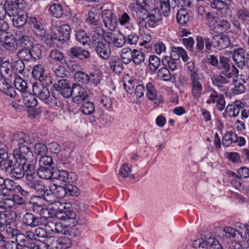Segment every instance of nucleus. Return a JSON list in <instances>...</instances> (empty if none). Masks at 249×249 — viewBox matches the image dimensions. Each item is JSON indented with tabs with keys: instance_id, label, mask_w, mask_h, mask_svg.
<instances>
[{
	"instance_id": "nucleus-64",
	"label": "nucleus",
	"mask_w": 249,
	"mask_h": 249,
	"mask_svg": "<svg viewBox=\"0 0 249 249\" xmlns=\"http://www.w3.org/2000/svg\"><path fill=\"white\" fill-rule=\"evenodd\" d=\"M71 246V241L66 237L58 239V247H61L60 249H67Z\"/></svg>"
},
{
	"instance_id": "nucleus-36",
	"label": "nucleus",
	"mask_w": 249,
	"mask_h": 249,
	"mask_svg": "<svg viewBox=\"0 0 249 249\" xmlns=\"http://www.w3.org/2000/svg\"><path fill=\"white\" fill-rule=\"evenodd\" d=\"M236 15L239 20L243 22L249 21V9L243 6L238 5L236 6Z\"/></svg>"
},
{
	"instance_id": "nucleus-41",
	"label": "nucleus",
	"mask_w": 249,
	"mask_h": 249,
	"mask_svg": "<svg viewBox=\"0 0 249 249\" xmlns=\"http://www.w3.org/2000/svg\"><path fill=\"white\" fill-rule=\"evenodd\" d=\"M237 141V137L236 134L227 132L222 138V144L225 146H229L232 142H236Z\"/></svg>"
},
{
	"instance_id": "nucleus-29",
	"label": "nucleus",
	"mask_w": 249,
	"mask_h": 249,
	"mask_svg": "<svg viewBox=\"0 0 249 249\" xmlns=\"http://www.w3.org/2000/svg\"><path fill=\"white\" fill-rule=\"evenodd\" d=\"M55 170L51 166L40 167L37 170V175L40 178L53 180Z\"/></svg>"
},
{
	"instance_id": "nucleus-32",
	"label": "nucleus",
	"mask_w": 249,
	"mask_h": 249,
	"mask_svg": "<svg viewBox=\"0 0 249 249\" xmlns=\"http://www.w3.org/2000/svg\"><path fill=\"white\" fill-rule=\"evenodd\" d=\"M27 17V14L25 12L23 11H19L13 18V25L18 28L23 27L26 23Z\"/></svg>"
},
{
	"instance_id": "nucleus-9",
	"label": "nucleus",
	"mask_w": 249,
	"mask_h": 249,
	"mask_svg": "<svg viewBox=\"0 0 249 249\" xmlns=\"http://www.w3.org/2000/svg\"><path fill=\"white\" fill-rule=\"evenodd\" d=\"M1 207H0V209ZM11 213L9 212H2L0 211V231H5L9 234V229H14L11 224H13V219L11 218Z\"/></svg>"
},
{
	"instance_id": "nucleus-28",
	"label": "nucleus",
	"mask_w": 249,
	"mask_h": 249,
	"mask_svg": "<svg viewBox=\"0 0 249 249\" xmlns=\"http://www.w3.org/2000/svg\"><path fill=\"white\" fill-rule=\"evenodd\" d=\"M69 52L71 57H77L81 60L88 58L90 56V53L88 51L78 47H72L69 50Z\"/></svg>"
},
{
	"instance_id": "nucleus-27",
	"label": "nucleus",
	"mask_w": 249,
	"mask_h": 249,
	"mask_svg": "<svg viewBox=\"0 0 249 249\" xmlns=\"http://www.w3.org/2000/svg\"><path fill=\"white\" fill-rule=\"evenodd\" d=\"M26 184L31 189L39 194L44 193L45 187L44 183L40 180L36 179V178L28 179L26 180Z\"/></svg>"
},
{
	"instance_id": "nucleus-1",
	"label": "nucleus",
	"mask_w": 249,
	"mask_h": 249,
	"mask_svg": "<svg viewBox=\"0 0 249 249\" xmlns=\"http://www.w3.org/2000/svg\"><path fill=\"white\" fill-rule=\"evenodd\" d=\"M208 61L209 64L221 71V73L227 78H231L238 75V70L234 65L231 67L229 59L225 56H220L218 60L215 55H210Z\"/></svg>"
},
{
	"instance_id": "nucleus-53",
	"label": "nucleus",
	"mask_w": 249,
	"mask_h": 249,
	"mask_svg": "<svg viewBox=\"0 0 249 249\" xmlns=\"http://www.w3.org/2000/svg\"><path fill=\"white\" fill-rule=\"evenodd\" d=\"M158 77L164 81H168L170 79L171 75L174 76V73H171L169 70L165 67L160 69L158 72Z\"/></svg>"
},
{
	"instance_id": "nucleus-63",
	"label": "nucleus",
	"mask_w": 249,
	"mask_h": 249,
	"mask_svg": "<svg viewBox=\"0 0 249 249\" xmlns=\"http://www.w3.org/2000/svg\"><path fill=\"white\" fill-rule=\"evenodd\" d=\"M212 81L214 85L219 87H221L223 84L229 83V81L222 75H219L217 77L213 78Z\"/></svg>"
},
{
	"instance_id": "nucleus-24",
	"label": "nucleus",
	"mask_w": 249,
	"mask_h": 249,
	"mask_svg": "<svg viewBox=\"0 0 249 249\" xmlns=\"http://www.w3.org/2000/svg\"><path fill=\"white\" fill-rule=\"evenodd\" d=\"M132 82H134V81L132 80H129L128 84L125 83H124V87L128 92L132 94L133 102L136 103H139V98H140V85H137L136 86L134 93H132V92H131V90L133 89L134 86V85L132 84Z\"/></svg>"
},
{
	"instance_id": "nucleus-50",
	"label": "nucleus",
	"mask_w": 249,
	"mask_h": 249,
	"mask_svg": "<svg viewBox=\"0 0 249 249\" xmlns=\"http://www.w3.org/2000/svg\"><path fill=\"white\" fill-rule=\"evenodd\" d=\"M42 47L39 44L33 45L30 49L31 57L35 59H39L42 56Z\"/></svg>"
},
{
	"instance_id": "nucleus-16",
	"label": "nucleus",
	"mask_w": 249,
	"mask_h": 249,
	"mask_svg": "<svg viewBox=\"0 0 249 249\" xmlns=\"http://www.w3.org/2000/svg\"><path fill=\"white\" fill-rule=\"evenodd\" d=\"M74 102L79 103L88 97V92L79 85L73 84L72 87V95Z\"/></svg>"
},
{
	"instance_id": "nucleus-55",
	"label": "nucleus",
	"mask_w": 249,
	"mask_h": 249,
	"mask_svg": "<svg viewBox=\"0 0 249 249\" xmlns=\"http://www.w3.org/2000/svg\"><path fill=\"white\" fill-rule=\"evenodd\" d=\"M132 53V50L129 48H124L122 50L121 58L124 63L127 64L131 62Z\"/></svg>"
},
{
	"instance_id": "nucleus-54",
	"label": "nucleus",
	"mask_w": 249,
	"mask_h": 249,
	"mask_svg": "<svg viewBox=\"0 0 249 249\" xmlns=\"http://www.w3.org/2000/svg\"><path fill=\"white\" fill-rule=\"evenodd\" d=\"M89 75L83 71L76 72L74 74V80L76 82L85 84L89 82Z\"/></svg>"
},
{
	"instance_id": "nucleus-26",
	"label": "nucleus",
	"mask_w": 249,
	"mask_h": 249,
	"mask_svg": "<svg viewBox=\"0 0 249 249\" xmlns=\"http://www.w3.org/2000/svg\"><path fill=\"white\" fill-rule=\"evenodd\" d=\"M90 34L92 37V45L104 41V31L101 27L99 26L93 27Z\"/></svg>"
},
{
	"instance_id": "nucleus-23",
	"label": "nucleus",
	"mask_w": 249,
	"mask_h": 249,
	"mask_svg": "<svg viewBox=\"0 0 249 249\" xmlns=\"http://www.w3.org/2000/svg\"><path fill=\"white\" fill-rule=\"evenodd\" d=\"M72 176H75L73 173L69 174L66 170H55L53 179H57L61 181L71 183L73 182Z\"/></svg>"
},
{
	"instance_id": "nucleus-8",
	"label": "nucleus",
	"mask_w": 249,
	"mask_h": 249,
	"mask_svg": "<svg viewBox=\"0 0 249 249\" xmlns=\"http://www.w3.org/2000/svg\"><path fill=\"white\" fill-rule=\"evenodd\" d=\"M190 78L192 94L195 98L198 99L200 96L203 89L201 79L196 71L191 73Z\"/></svg>"
},
{
	"instance_id": "nucleus-11",
	"label": "nucleus",
	"mask_w": 249,
	"mask_h": 249,
	"mask_svg": "<svg viewBox=\"0 0 249 249\" xmlns=\"http://www.w3.org/2000/svg\"><path fill=\"white\" fill-rule=\"evenodd\" d=\"M96 53L101 58L107 59L111 54L110 46L105 41L100 42L92 45Z\"/></svg>"
},
{
	"instance_id": "nucleus-57",
	"label": "nucleus",
	"mask_w": 249,
	"mask_h": 249,
	"mask_svg": "<svg viewBox=\"0 0 249 249\" xmlns=\"http://www.w3.org/2000/svg\"><path fill=\"white\" fill-rule=\"evenodd\" d=\"M45 239L49 249H60L61 248L58 247V239L54 236L47 237Z\"/></svg>"
},
{
	"instance_id": "nucleus-13",
	"label": "nucleus",
	"mask_w": 249,
	"mask_h": 249,
	"mask_svg": "<svg viewBox=\"0 0 249 249\" xmlns=\"http://www.w3.org/2000/svg\"><path fill=\"white\" fill-rule=\"evenodd\" d=\"M18 46L22 48H31L34 44L30 36L21 31H17L15 34Z\"/></svg>"
},
{
	"instance_id": "nucleus-60",
	"label": "nucleus",
	"mask_w": 249,
	"mask_h": 249,
	"mask_svg": "<svg viewBox=\"0 0 249 249\" xmlns=\"http://www.w3.org/2000/svg\"><path fill=\"white\" fill-rule=\"evenodd\" d=\"M125 38L121 34H116L111 44H112L114 47L121 48L125 44Z\"/></svg>"
},
{
	"instance_id": "nucleus-35",
	"label": "nucleus",
	"mask_w": 249,
	"mask_h": 249,
	"mask_svg": "<svg viewBox=\"0 0 249 249\" xmlns=\"http://www.w3.org/2000/svg\"><path fill=\"white\" fill-rule=\"evenodd\" d=\"M50 190L53 196L58 198H63L67 194L66 188L52 183L49 186Z\"/></svg>"
},
{
	"instance_id": "nucleus-2",
	"label": "nucleus",
	"mask_w": 249,
	"mask_h": 249,
	"mask_svg": "<svg viewBox=\"0 0 249 249\" xmlns=\"http://www.w3.org/2000/svg\"><path fill=\"white\" fill-rule=\"evenodd\" d=\"M150 4L151 0H142L141 3V26L145 28L147 25L154 27L155 23L161 19L160 16L153 13L155 11Z\"/></svg>"
},
{
	"instance_id": "nucleus-17",
	"label": "nucleus",
	"mask_w": 249,
	"mask_h": 249,
	"mask_svg": "<svg viewBox=\"0 0 249 249\" xmlns=\"http://www.w3.org/2000/svg\"><path fill=\"white\" fill-rule=\"evenodd\" d=\"M13 153L16 155L17 158L21 160L20 162L26 161L27 156H33L31 148L27 144L19 146L18 148L14 149Z\"/></svg>"
},
{
	"instance_id": "nucleus-4",
	"label": "nucleus",
	"mask_w": 249,
	"mask_h": 249,
	"mask_svg": "<svg viewBox=\"0 0 249 249\" xmlns=\"http://www.w3.org/2000/svg\"><path fill=\"white\" fill-rule=\"evenodd\" d=\"M9 235L13 238H15L17 242L15 249H20V247H28L33 246L34 242H31L24 234L21 233V231L16 228L9 229Z\"/></svg>"
},
{
	"instance_id": "nucleus-10",
	"label": "nucleus",
	"mask_w": 249,
	"mask_h": 249,
	"mask_svg": "<svg viewBox=\"0 0 249 249\" xmlns=\"http://www.w3.org/2000/svg\"><path fill=\"white\" fill-rule=\"evenodd\" d=\"M30 24L34 33L40 37L43 41H46L47 37L46 32L41 23L36 18H31Z\"/></svg>"
},
{
	"instance_id": "nucleus-46",
	"label": "nucleus",
	"mask_w": 249,
	"mask_h": 249,
	"mask_svg": "<svg viewBox=\"0 0 249 249\" xmlns=\"http://www.w3.org/2000/svg\"><path fill=\"white\" fill-rule=\"evenodd\" d=\"M189 17L188 12L184 9H179L177 14V21L180 24H185L188 21Z\"/></svg>"
},
{
	"instance_id": "nucleus-6",
	"label": "nucleus",
	"mask_w": 249,
	"mask_h": 249,
	"mask_svg": "<svg viewBox=\"0 0 249 249\" xmlns=\"http://www.w3.org/2000/svg\"><path fill=\"white\" fill-rule=\"evenodd\" d=\"M70 31L71 28L69 25L63 24L54 29L52 38L62 43L66 42L70 39Z\"/></svg>"
},
{
	"instance_id": "nucleus-22",
	"label": "nucleus",
	"mask_w": 249,
	"mask_h": 249,
	"mask_svg": "<svg viewBox=\"0 0 249 249\" xmlns=\"http://www.w3.org/2000/svg\"><path fill=\"white\" fill-rule=\"evenodd\" d=\"M24 163L23 171L24 177L25 176L26 180L36 178L37 170L34 163L22 162Z\"/></svg>"
},
{
	"instance_id": "nucleus-19",
	"label": "nucleus",
	"mask_w": 249,
	"mask_h": 249,
	"mask_svg": "<svg viewBox=\"0 0 249 249\" xmlns=\"http://www.w3.org/2000/svg\"><path fill=\"white\" fill-rule=\"evenodd\" d=\"M24 163L20 162L10 169L5 173L11 178L21 179L24 177Z\"/></svg>"
},
{
	"instance_id": "nucleus-15",
	"label": "nucleus",
	"mask_w": 249,
	"mask_h": 249,
	"mask_svg": "<svg viewBox=\"0 0 249 249\" xmlns=\"http://www.w3.org/2000/svg\"><path fill=\"white\" fill-rule=\"evenodd\" d=\"M213 47L219 50L227 48L231 44V41L227 36L219 34L213 36Z\"/></svg>"
},
{
	"instance_id": "nucleus-61",
	"label": "nucleus",
	"mask_w": 249,
	"mask_h": 249,
	"mask_svg": "<svg viewBox=\"0 0 249 249\" xmlns=\"http://www.w3.org/2000/svg\"><path fill=\"white\" fill-rule=\"evenodd\" d=\"M89 82L97 85L101 80V75L99 71H95L89 74Z\"/></svg>"
},
{
	"instance_id": "nucleus-48",
	"label": "nucleus",
	"mask_w": 249,
	"mask_h": 249,
	"mask_svg": "<svg viewBox=\"0 0 249 249\" xmlns=\"http://www.w3.org/2000/svg\"><path fill=\"white\" fill-rule=\"evenodd\" d=\"M178 60L171 56H165L162 59V63L165 67H168L172 71H174L177 69V60Z\"/></svg>"
},
{
	"instance_id": "nucleus-59",
	"label": "nucleus",
	"mask_w": 249,
	"mask_h": 249,
	"mask_svg": "<svg viewBox=\"0 0 249 249\" xmlns=\"http://www.w3.org/2000/svg\"><path fill=\"white\" fill-rule=\"evenodd\" d=\"M100 19V15L93 11H89L87 21L88 23L93 24L94 26L98 25V20Z\"/></svg>"
},
{
	"instance_id": "nucleus-18",
	"label": "nucleus",
	"mask_w": 249,
	"mask_h": 249,
	"mask_svg": "<svg viewBox=\"0 0 249 249\" xmlns=\"http://www.w3.org/2000/svg\"><path fill=\"white\" fill-rule=\"evenodd\" d=\"M33 91L35 95L42 100L48 99L50 96L48 88L43 84L34 83L33 85Z\"/></svg>"
},
{
	"instance_id": "nucleus-42",
	"label": "nucleus",
	"mask_w": 249,
	"mask_h": 249,
	"mask_svg": "<svg viewBox=\"0 0 249 249\" xmlns=\"http://www.w3.org/2000/svg\"><path fill=\"white\" fill-rule=\"evenodd\" d=\"M50 10L52 16L57 18H61L64 13L63 7L59 3H53L51 5Z\"/></svg>"
},
{
	"instance_id": "nucleus-43",
	"label": "nucleus",
	"mask_w": 249,
	"mask_h": 249,
	"mask_svg": "<svg viewBox=\"0 0 249 249\" xmlns=\"http://www.w3.org/2000/svg\"><path fill=\"white\" fill-rule=\"evenodd\" d=\"M224 231L225 232V236L227 238L231 239L232 242L241 236L238 231L231 227H225Z\"/></svg>"
},
{
	"instance_id": "nucleus-25",
	"label": "nucleus",
	"mask_w": 249,
	"mask_h": 249,
	"mask_svg": "<svg viewBox=\"0 0 249 249\" xmlns=\"http://www.w3.org/2000/svg\"><path fill=\"white\" fill-rule=\"evenodd\" d=\"M3 47L6 51L9 52H15L18 47L16 36H5Z\"/></svg>"
},
{
	"instance_id": "nucleus-12",
	"label": "nucleus",
	"mask_w": 249,
	"mask_h": 249,
	"mask_svg": "<svg viewBox=\"0 0 249 249\" xmlns=\"http://www.w3.org/2000/svg\"><path fill=\"white\" fill-rule=\"evenodd\" d=\"M65 205L59 201L54 203V206L51 208L50 218L56 217L60 220H66Z\"/></svg>"
},
{
	"instance_id": "nucleus-58",
	"label": "nucleus",
	"mask_w": 249,
	"mask_h": 249,
	"mask_svg": "<svg viewBox=\"0 0 249 249\" xmlns=\"http://www.w3.org/2000/svg\"><path fill=\"white\" fill-rule=\"evenodd\" d=\"M160 12L165 17H167L170 13V7H174L172 4L167 1L160 2Z\"/></svg>"
},
{
	"instance_id": "nucleus-3",
	"label": "nucleus",
	"mask_w": 249,
	"mask_h": 249,
	"mask_svg": "<svg viewBox=\"0 0 249 249\" xmlns=\"http://www.w3.org/2000/svg\"><path fill=\"white\" fill-rule=\"evenodd\" d=\"M193 246L196 249H223L216 239L211 237L206 241L201 238L196 239L194 241Z\"/></svg>"
},
{
	"instance_id": "nucleus-45",
	"label": "nucleus",
	"mask_w": 249,
	"mask_h": 249,
	"mask_svg": "<svg viewBox=\"0 0 249 249\" xmlns=\"http://www.w3.org/2000/svg\"><path fill=\"white\" fill-rule=\"evenodd\" d=\"M30 49L22 48L20 49L17 53V56L19 60L22 61H29L32 59Z\"/></svg>"
},
{
	"instance_id": "nucleus-31",
	"label": "nucleus",
	"mask_w": 249,
	"mask_h": 249,
	"mask_svg": "<svg viewBox=\"0 0 249 249\" xmlns=\"http://www.w3.org/2000/svg\"><path fill=\"white\" fill-rule=\"evenodd\" d=\"M32 210L34 213L39 215L38 217H41L44 218L45 222L46 218H50L51 208L49 209L44 205H39L37 203H35L33 205Z\"/></svg>"
},
{
	"instance_id": "nucleus-62",
	"label": "nucleus",
	"mask_w": 249,
	"mask_h": 249,
	"mask_svg": "<svg viewBox=\"0 0 249 249\" xmlns=\"http://www.w3.org/2000/svg\"><path fill=\"white\" fill-rule=\"evenodd\" d=\"M206 17L208 25L212 29V27H213L214 26L219 18L214 14H212L211 12H207L206 14Z\"/></svg>"
},
{
	"instance_id": "nucleus-34",
	"label": "nucleus",
	"mask_w": 249,
	"mask_h": 249,
	"mask_svg": "<svg viewBox=\"0 0 249 249\" xmlns=\"http://www.w3.org/2000/svg\"><path fill=\"white\" fill-rule=\"evenodd\" d=\"M110 68L116 73H121L124 70V65L120 59L116 56H112L109 59Z\"/></svg>"
},
{
	"instance_id": "nucleus-49",
	"label": "nucleus",
	"mask_w": 249,
	"mask_h": 249,
	"mask_svg": "<svg viewBox=\"0 0 249 249\" xmlns=\"http://www.w3.org/2000/svg\"><path fill=\"white\" fill-rule=\"evenodd\" d=\"M76 39L80 43L83 45L89 44L90 41V37L87 36L84 30L77 32L75 35Z\"/></svg>"
},
{
	"instance_id": "nucleus-52",
	"label": "nucleus",
	"mask_w": 249,
	"mask_h": 249,
	"mask_svg": "<svg viewBox=\"0 0 249 249\" xmlns=\"http://www.w3.org/2000/svg\"><path fill=\"white\" fill-rule=\"evenodd\" d=\"M149 68L152 71H156L160 64V59L156 55H151L149 57Z\"/></svg>"
},
{
	"instance_id": "nucleus-7",
	"label": "nucleus",
	"mask_w": 249,
	"mask_h": 249,
	"mask_svg": "<svg viewBox=\"0 0 249 249\" xmlns=\"http://www.w3.org/2000/svg\"><path fill=\"white\" fill-rule=\"evenodd\" d=\"M53 89L58 91L65 98H69L72 95V88L66 79L59 80L53 85Z\"/></svg>"
},
{
	"instance_id": "nucleus-14",
	"label": "nucleus",
	"mask_w": 249,
	"mask_h": 249,
	"mask_svg": "<svg viewBox=\"0 0 249 249\" xmlns=\"http://www.w3.org/2000/svg\"><path fill=\"white\" fill-rule=\"evenodd\" d=\"M102 18L105 26L110 31H113L117 26L116 16L109 10H104L102 14Z\"/></svg>"
},
{
	"instance_id": "nucleus-47",
	"label": "nucleus",
	"mask_w": 249,
	"mask_h": 249,
	"mask_svg": "<svg viewBox=\"0 0 249 249\" xmlns=\"http://www.w3.org/2000/svg\"><path fill=\"white\" fill-rule=\"evenodd\" d=\"M14 85L16 88L21 92L27 91V83L20 77H17L14 81Z\"/></svg>"
},
{
	"instance_id": "nucleus-56",
	"label": "nucleus",
	"mask_w": 249,
	"mask_h": 249,
	"mask_svg": "<svg viewBox=\"0 0 249 249\" xmlns=\"http://www.w3.org/2000/svg\"><path fill=\"white\" fill-rule=\"evenodd\" d=\"M34 150L35 154L38 156L45 155L48 151L46 145L40 142L35 144Z\"/></svg>"
},
{
	"instance_id": "nucleus-33",
	"label": "nucleus",
	"mask_w": 249,
	"mask_h": 249,
	"mask_svg": "<svg viewBox=\"0 0 249 249\" xmlns=\"http://www.w3.org/2000/svg\"><path fill=\"white\" fill-rule=\"evenodd\" d=\"M141 87H142L143 90L146 92V95L149 99L154 100L156 99L157 91L151 83H146L143 82Z\"/></svg>"
},
{
	"instance_id": "nucleus-39",
	"label": "nucleus",
	"mask_w": 249,
	"mask_h": 249,
	"mask_svg": "<svg viewBox=\"0 0 249 249\" xmlns=\"http://www.w3.org/2000/svg\"><path fill=\"white\" fill-rule=\"evenodd\" d=\"M46 226L51 228V231L55 233H61L65 235L67 226H64L62 223L53 222L52 221L48 222L46 224Z\"/></svg>"
},
{
	"instance_id": "nucleus-5",
	"label": "nucleus",
	"mask_w": 249,
	"mask_h": 249,
	"mask_svg": "<svg viewBox=\"0 0 249 249\" xmlns=\"http://www.w3.org/2000/svg\"><path fill=\"white\" fill-rule=\"evenodd\" d=\"M22 222L25 226L31 228L46 225L44 218L34 214L32 213L27 212L22 217Z\"/></svg>"
},
{
	"instance_id": "nucleus-37",
	"label": "nucleus",
	"mask_w": 249,
	"mask_h": 249,
	"mask_svg": "<svg viewBox=\"0 0 249 249\" xmlns=\"http://www.w3.org/2000/svg\"><path fill=\"white\" fill-rule=\"evenodd\" d=\"M230 27V23L226 20H219L213 27H212V30L215 33L220 34Z\"/></svg>"
},
{
	"instance_id": "nucleus-20",
	"label": "nucleus",
	"mask_w": 249,
	"mask_h": 249,
	"mask_svg": "<svg viewBox=\"0 0 249 249\" xmlns=\"http://www.w3.org/2000/svg\"><path fill=\"white\" fill-rule=\"evenodd\" d=\"M16 155L13 153L12 156H7V160L0 162V166L1 170L4 173L6 172L10 169L20 163L21 160L18 159L16 157Z\"/></svg>"
},
{
	"instance_id": "nucleus-38",
	"label": "nucleus",
	"mask_w": 249,
	"mask_h": 249,
	"mask_svg": "<svg viewBox=\"0 0 249 249\" xmlns=\"http://www.w3.org/2000/svg\"><path fill=\"white\" fill-rule=\"evenodd\" d=\"M13 73V67L12 64L8 61H4L0 67V75L5 78L11 77Z\"/></svg>"
},
{
	"instance_id": "nucleus-44",
	"label": "nucleus",
	"mask_w": 249,
	"mask_h": 249,
	"mask_svg": "<svg viewBox=\"0 0 249 249\" xmlns=\"http://www.w3.org/2000/svg\"><path fill=\"white\" fill-rule=\"evenodd\" d=\"M49 58L55 62L62 63L64 60L63 53L59 50L54 49L51 51L49 53Z\"/></svg>"
},
{
	"instance_id": "nucleus-40",
	"label": "nucleus",
	"mask_w": 249,
	"mask_h": 249,
	"mask_svg": "<svg viewBox=\"0 0 249 249\" xmlns=\"http://www.w3.org/2000/svg\"><path fill=\"white\" fill-rule=\"evenodd\" d=\"M45 68L41 64L36 65L32 70V76L37 80H43V76L45 74Z\"/></svg>"
},
{
	"instance_id": "nucleus-51",
	"label": "nucleus",
	"mask_w": 249,
	"mask_h": 249,
	"mask_svg": "<svg viewBox=\"0 0 249 249\" xmlns=\"http://www.w3.org/2000/svg\"><path fill=\"white\" fill-rule=\"evenodd\" d=\"M81 110L84 114L90 115L94 111V105L90 102H84L81 106Z\"/></svg>"
},
{
	"instance_id": "nucleus-30",
	"label": "nucleus",
	"mask_w": 249,
	"mask_h": 249,
	"mask_svg": "<svg viewBox=\"0 0 249 249\" xmlns=\"http://www.w3.org/2000/svg\"><path fill=\"white\" fill-rule=\"evenodd\" d=\"M233 60L238 65V67L246 65L245 52L243 49L239 48L234 49L232 53Z\"/></svg>"
},
{
	"instance_id": "nucleus-21",
	"label": "nucleus",
	"mask_w": 249,
	"mask_h": 249,
	"mask_svg": "<svg viewBox=\"0 0 249 249\" xmlns=\"http://www.w3.org/2000/svg\"><path fill=\"white\" fill-rule=\"evenodd\" d=\"M13 141L17 142L18 146L31 144L32 140L30 136L23 132H17L13 135Z\"/></svg>"
}]
</instances>
